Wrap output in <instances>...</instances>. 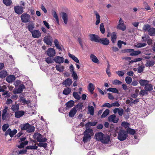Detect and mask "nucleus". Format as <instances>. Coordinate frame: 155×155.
Segmentation results:
<instances>
[{
    "label": "nucleus",
    "mask_w": 155,
    "mask_h": 155,
    "mask_svg": "<svg viewBox=\"0 0 155 155\" xmlns=\"http://www.w3.org/2000/svg\"><path fill=\"white\" fill-rule=\"evenodd\" d=\"M21 129L22 130H26L28 133H31L34 131L35 128L34 126L27 123L23 125L21 127Z\"/></svg>",
    "instance_id": "3"
},
{
    "label": "nucleus",
    "mask_w": 155,
    "mask_h": 155,
    "mask_svg": "<svg viewBox=\"0 0 155 155\" xmlns=\"http://www.w3.org/2000/svg\"><path fill=\"white\" fill-rule=\"evenodd\" d=\"M145 90H141L140 92V94L142 95V96H144L145 95H147L148 93Z\"/></svg>",
    "instance_id": "61"
},
{
    "label": "nucleus",
    "mask_w": 155,
    "mask_h": 155,
    "mask_svg": "<svg viewBox=\"0 0 155 155\" xmlns=\"http://www.w3.org/2000/svg\"><path fill=\"white\" fill-rule=\"evenodd\" d=\"M83 107V105L82 103L78 104L74 108H75L76 109H77V110H81Z\"/></svg>",
    "instance_id": "46"
},
{
    "label": "nucleus",
    "mask_w": 155,
    "mask_h": 155,
    "mask_svg": "<svg viewBox=\"0 0 155 155\" xmlns=\"http://www.w3.org/2000/svg\"><path fill=\"white\" fill-rule=\"evenodd\" d=\"M127 134L128 133L129 134L131 135H134L135 133V131L134 130L131 129L129 127H128L127 129Z\"/></svg>",
    "instance_id": "42"
},
{
    "label": "nucleus",
    "mask_w": 155,
    "mask_h": 155,
    "mask_svg": "<svg viewBox=\"0 0 155 155\" xmlns=\"http://www.w3.org/2000/svg\"><path fill=\"white\" fill-rule=\"evenodd\" d=\"M149 81L146 80L140 79L139 81V83L141 86H146L148 83H149Z\"/></svg>",
    "instance_id": "26"
},
{
    "label": "nucleus",
    "mask_w": 155,
    "mask_h": 155,
    "mask_svg": "<svg viewBox=\"0 0 155 155\" xmlns=\"http://www.w3.org/2000/svg\"><path fill=\"white\" fill-rule=\"evenodd\" d=\"M20 101L21 102L24 104H28L30 103V101L29 100H26L23 97H20Z\"/></svg>",
    "instance_id": "30"
},
{
    "label": "nucleus",
    "mask_w": 155,
    "mask_h": 155,
    "mask_svg": "<svg viewBox=\"0 0 155 155\" xmlns=\"http://www.w3.org/2000/svg\"><path fill=\"white\" fill-rule=\"evenodd\" d=\"M116 74L120 77H122L124 74V73L122 71H118L116 72Z\"/></svg>",
    "instance_id": "64"
},
{
    "label": "nucleus",
    "mask_w": 155,
    "mask_h": 155,
    "mask_svg": "<svg viewBox=\"0 0 155 155\" xmlns=\"http://www.w3.org/2000/svg\"><path fill=\"white\" fill-rule=\"evenodd\" d=\"M25 112L22 111H16L15 112V117L17 118H19L24 114Z\"/></svg>",
    "instance_id": "21"
},
{
    "label": "nucleus",
    "mask_w": 155,
    "mask_h": 155,
    "mask_svg": "<svg viewBox=\"0 0 155 155\" xmlns=\"http://www.w3.org/2000/svg\"><path fill=\"white\" fill-rule=\"evenodd\" d=\"M28 141H25L24 142H21L20 144L18 146V147L19 148H21L24 147V146L28 144Z\"/></svg>",
    "instance_id": "45"
},
{
    "label": "nucleus",
    "mask_w": 155,
    "mask_h": 155,
    "mask_svg": "<svg viewBox=\"0 0 155 155\" xmlns=\"http://www.w3.org/2000/svg\"><path fill=\"white\" fill-rule=\"evenodd\" d=\"M46 54L48 56L53 57L55 55V51L53 48H49L46 51Z\"/></svg>",
    "instance_id": "6"
},
{
    "label": "nucleus",
    "mask_w": 155,
    "mask_h": 155,
    "mask_svg": "<svg viewBox=\"0 0 155 155\" xmlns=\"http://www.w3.org/2000/svg\"><path fill=\"white\" fill-rule=\"evenodd\" d=\"M99 41V42L104 45H107L109 44V41L106 38H100Z\"/></svg>",
    "instance_id": "17"
},
{
    "label": "nucleus",
    "mask_w": 155,
    "mask_h": 155,
    "mask_svg": "<svg viewBox=\"0 0 155 155\" xmlns=\"http://www.w3.org/2000/svg\"><path fill=\"white\" fill-rule=\"evenodd\" d=\"M91 59L93 62L97 63H98L99 60L97 57L93 54H91L90 56Z\"/></svg>",
    "instance_id": "29"
},
{
    "label": "nucleus",
    "mask_w": 155,
    "mask_h": 155,
    "mask_svg": "<svg viewBox=\"0 0 155 155\" xmlns=\"http://www.w3.org/2000/svg\"><path fill=\"white\" fill-rule=\"evenodd\" d=\"M141 53V52L140 51L138 50L135 51L134 50V51H133L132 52H131L130 54V55L131 56H137L140 54Z\"/></svg>",
    "instance_id": "36"
},
{
    "label": "nucleus",
    "mask_w": 155,
    "mask_h": 155,
    "mask_svg": "<svg viewBox=\"0 0 155 155\" xmlns=\"http://www.w3.org/2000/svg\"><path fill=\"white\" fill-rule=\"evenodd\" d=\"M73 95L74 98L79 100L81 99L80 95L78 94V93L77 92H74L73 93Z\"/></svg>",
    "instance_id": "52"
},
{
    "label": "nucleus",
    "mask_w": 155,
    "mask_h": 155,
    "mask_svg": "<svg viewBox=\"0 0 155 155\" xmlns=\"http://www.w3.org/2000/svg\"><path fill=\"white\" fill-rule=\"evenodd\" d=\"M110 111L108 109H106L103 113L101 115V117L103 118L106 117L109 114Z\"/></svg>",
    "instance_id": "37"
},
{
    "label": "nucleus",
    "mask_w": 155,
    "mask_h": 155,
    "mask_svg": "<svg viewBox=\"0 0 155 155\" xmlns=\"http://www.w3.org/2000/svg\"><path fill=\"white\" fill-rule=\"evenodd\" d=\"M100 31L102 34H104L105 32V29L103 23H101L100 25Z\"/></svg>",
    "instance_id": "58"
},
{
    "label": "nucleus",
    "mask_w": 155,
    "mask_h": 155,
    "mask_svg": "<svg viewBox=\"0 0 155 155\" xmlns=\"http://www.w3.org/2000/svg\"><path fill=\"white\" fill-rule=\"evenodd\" d=\"M149 34L150 35L154 36L155 35V28H150L148 30Z\"/></svg>",
    "instance_id": "34"
},
{
    "label": "nucleus",
    "mask_w": 155,
    "mask_h": 155,
    "mask_svg": "<svg viewBox=\"0 0 155 155\" xmlns=\"http://www.w3.org/2000/svg\"><path fill=\"white\" fill-rule=\"evenodd\" d=\"M3 2L7 6H10L12 4V0H3Z\"/></svg>",
    "instance_id": "49"
},
{
    "label": "nucleus",
    "mask_w": 155,
    "mask_h": 155,
    "mask_svg": "<svg viewBox=\"0 0 155 155\" xmlns=\"http://www.w3.org/2000/svg\"><path fill=\"white\" fill-rule=\"evenodd\" d=\"M145 90L147 91H150L153 90V86L152 84L148 83L144 87Z\"/></svg>",
    "instance_id": "31"
},
{
    "label": "nucleus",
    "mask_w": 155,
    "mask_h": 155,
    "mask_svg": "<svg viewBox=\"0 0 155 155\" xmlns=\"http://www.w3.org/2000/svg\"><path fill=\"white\" fill-rule=\"evenodd\" d=\"M107 91L114 93L118 94L119 93L118 90L115 88H109L107 89Z\"/></svg>",
    "instance_id": "39"
},
{
    "label": "nucleus",
    "mask_w": 155,
    "mask_h": 155,
    "mask_svg": "<svg viewBox=\"0 0 155 155\" xmlns=\"http://www.w3.org/2000/svg\"><path fill=\"white\" fill-rule=\"evenodd\" d=\"M15 79V77L13 75H11L6 78V81L8 83H11Z\"/></svg>",
    "instance_id": "23"
},
{
    "label": "nucleus",
    "mask_w": 155,
    "mask_h": 155,
    "mask_svg": "<svg viewBox=\"0 0 155 155\" xmlns=\"http://www.w3.org/2000/svg\"><path fill=\"white\" fill-rule=\"evenodd\" d=\"M68 54L69 57L71 58L75 62L77 63H79V61L78 59L74 55L71 54L69 53Z\"/></svg>",
    "instance_id": "25"
},
{
    "label": "nucleus",
    "mask_w": 155,
    "mask_h": 155,
    "mask_svg": "<svg viewBox=\"0 0 155 155\" xmlns=\"http://www.w3.org/2000/svg\"><path fill=\"white\" fill-rule=\"evenodd\" d=\"M94 13L96 16L97 20L95 22V25H97L99 24L100 21V16L99 14L96 11H94Z\"/></svg>",
    "instance_id": "24"
},
{
    "label": "nucleus",
    "mask_w": 155,
    "mask_h": 155,
    "mask_svg": "<svg viewBox=\"0 0 155 155\" xmlns=\"http://www.w3.org/2000/svg\"><path fill=\"white\" fill-rule=\"evenodd\" d=\"M84 134L83 141L84 143L87 142L91 139V136L93 134V131L91 129H86Z\"/></svg>",
    "instance_id": "2"
},
{
    "label": "nucleus",
    "mask_w": 155,
    "mask_h": 155,
    "mask_svg": "<svg viewBox=\"0 0 155 155\" xmlns=\"http://www.w3.org/2000/svg\"><path fill=\"white\" fill-rule=\"evenodd\" d=\"M90 39L92 41L96 42H99L100 38L97 35L94 34H91L89 35Z\"/></svg>",
    "instance_id": "11"
},
{
    "label": "nucleus",
    "mask_w": 155,
    "mask_h": 155,
    "mask_svg": "<svg viewBox=\"0 0 155 155\" xmlns=\"http://www.w3.org/2000/svg\"><path fill=\"white\" fill-rule=\"evenodd\" d=\"M88 110L89 113L91 115H93L94 114V109L93 106H88Z\"/></svg>",
    "instance_id": "48"
},
{
    "label": "nucleus",
    "mask_w": 155,
    "mask_h": 155,
    "mask_svg": "<svg viewBox=\"0 0 155 155\" xmlns=\"http://www.w3.org/2000/svg\"><path fill=\"white\" fill-rule=\"evenodd\" d=\"M31 33L32 36L35 38H39L41 36L40 32L38 30H34Z\"/></svg>",
    "instance_id": "10"
},
{
    "label": "nucleus",
    "mask_w": 155,
    "mask_h": 155,
    "mask_svg": "<svg viewBox=\"0 0 155 155\" xmlns=\"http://www.w3.org/2000/svg\"><path fill=\"white\" fill-rule=\"evenodd\" d=\"M9 127V125L8 124H4L2 127V130L3 131H5Z\"/></svg>",
    "instance_id": "60"
},
{
    "label": "nucleus",
    "mask_w": 155,
    "mask_h": 155,
    "mask_svg": "<svg viewBox=\"0 0 155 155\" xmlns=\"http://www.w3.org/2000/svg\"><path fill=\"white\" fill-rule=\"evenodd\" d=\"M53 16L55 19L56 20L57 23L58 24H59V20L58 17V16L57 14L56 13V12L55 11H54L53 13Z\"/></svg>",
    "instance_id": "59"
},
{
    "label": "nucleus",
    "mask_w": 155,
    "mask_h": 155,
    "mask_svg": "<svg viewBox=\"0 0 155 155\" xmlns=\"http://www.w3.org/2000/svg\"><path fill=\"white\" fill-rule=\"evenodd\" d=\"M77 113V110L75 108H73L70 111L69 113V116L70 117H72L74 116Z\"/></svg>",
    "instance_id": "22"
},
{
    "label": "nucleus",
    "mask_w": 155,
    "mask_h": 155,
    "mask_svg": "<svg viewBox=\"0 0 155 155\" xmlns=\"http://www.w3.org/2000/svg\"><path fill=\"white\" fill-rule=\"evenodd\" d=\"M74 104V102L71 100L66 104V107H71L73 106Z\"/></svg>",
    "instance_id": "47"
},
{
    "label": "nucleus",
    "mask_w": 155,
    "mask_h": 155,
    "mask_svg": "<svg viewBox=\"0 0 155 155\" xmlns=\"http://www.w3.org/2000/svg\"><path fill=\"white\" fill-rule=\"evenodd\" d=\"M61 17L63 20L64 23L65 24L67 23L68 20V15L65 12L61 13Z\"/></svg>",
    "instance_id": "20"
},
{
    "label": "nucleus",
    "mask_w": 155,
    "mask_h": 155,
    "mask_svg": "<svg viewBox=\"0 0 155 155\" xmlns=\"http://www.w3.org/2000/svg\"><path fill=\"white\" fill-rule=\"evenodd\" d=\"M17 130L16 129H14L12 131L10 129V136L11 137H12L17 133Z\"/></svg>",
    "instance_id": "54"
},
{
    "label": "nucleus",
    "mask_w": 155,
    "mask_h": 155,
    "mask_svg": "<svg viewBox=\"0 0 155 155\" xmlns=\"http://www.w3.org/2000/svg\"><path fill=\"white\" fill-rule=\"evenodd\" d=\"M19 106L18 104H13L11 107V110L15 112L19 109Z\"/></svg>",
    "instance_id": "27"
},
{
    "label": "nucleus",
    "mask_w": 155,
    "mask_h": 155,
    "mask_svg": "<svg viewBox=\"0 0 155 155\" xmlns=\"http://www.w3.org/2000/svg\"><path fill=\"white\" fill-rule=\"evenodd\" d=\"M51 57L49 56L45 59L46 62L48 64L53 63L54 62V58Z\"/></svg>",
    "instance_id": "32"
},
{
    "label": "nucleus",
    "mask_w": 155,
    "mask_h": 155,
    "mask_svg": "<svg viewBox=\"0 0 155 155\" xmlns=\"http://www.w3.org/2000/svg\"><path fill=\"white\" fill-rule=\"evenodd\" d=\"M110 140V137L109 136L104 135L101 142L104 143H107Z\"/></svg>",
    "instance_id": "15"
},
{
    "label": "nucleus",
    "mask_w": 155,
    "mask_h": 155,
    "mask_svg": "<svg viewBox=\"0 0 155 155\" xmlns=\"http://www.w3.org/2000/svg\"><path fill=\"white\" fill-rule=\"evenodd\" d=\"M102 107H107L109 108H110L112 107V104H110L108 103H105L102 106Z\"/></svg>",
    "instance_id": "62"
},
{
    "label": "nucleus",
    "mask_w": 155,
    "mask_h": 155,
    "mask_svg": "<svg viewBox=\"0 0 155 155\" xmlns=\"http://www.w3.org/2000/svg\"><path fill=\"white\" fill-rule=\"evenodd\" d=\"M132 78L128 76L126 77L125 79L126 82L127 84H130L132 82Z\"/></svg>",
    "instance_id": "53"
},
{
    "label": "nucleus",
    "mask_w": 155,
    "mask_h": 155,
    "mask_svg": "<svg viewBox=\"0 0 155 155\" xmlns=\"http://www.w3.org/2000/svg\"><path fill=\"white\" fill-rule=\"evenodd\" d=\"M34 28V25L33 24H31L27 26V28L28 31L31 33L33 31V29Z\"/></svg>",
    "instance_id": "43"
},
{
    "label": "nucleus",
    "mask_w": 155,
    "mask_h": 155,
    "mask_svg": "<svg viewBox=\"0 0 155 155\" xmlns=\"http://www.w3.org/2000/svg\"><path fill=\"white\" fill-rule=\"evenodd\" d=\"M94 85L93 84L90 83L89 84L88 89L90 92L92 93L93 94V91L94 90Z\"/></svg>",
    "instance_id": "50"
},
{
    "label": "nucleus",
    "mask_w": 155,
    "mask_h": 155,
    "mask_svg": "<svg viewBox=\"0 0 155 155\" xmlns=\"http://www.w3.org/2000/svg\"><path fill=\"white\" fill-rule=\"evenodd\" d=\"M21 18L22 21L24 23L29 21L30 19V15L26 13L22 14Z\"/></svg>",
    "instance_id": "5"
},
{
    "label": "nucleus",
    "mask_w": 155,
    "mask_h": 155,
    "mask_svg": "<svg viewBox=\"0 0 155 155\" xmlns=\"http://www.w3.org/2000/svg\"><path fill=\"white\" fill-rule=\"evenodd\" d=\"M7 75V72L3 70L0 72V77L2 78H5Z\"/></svg>",
    "instance_id": "41"
},
{
    "label": "nucleus",
    "mask_w": 155,
    "mask_h": 155,
    "mask_svg": "<svg viewBox=\"0 0 155 155\" xmlns=\"http://www.w3.org/2000/svg\"><path fill=\"white\" fill-rule=\"evenodd\" d=\"M39 140H38V142H45L46 141L47 139L45 137H44L42 135H41V137L39 138Z\"/></svg>",
    "instance_id": "56"
},
{
    "label": "nucleus",
    "mask_w": 155,
    "mask_h": 155,
    "mask_svg": "<svg viewBox=\"0 0 155 155\" xmlns=\"http://www.w3.org/2000/svg\"><path fill=\"white\" fill-rule=\"evenodd\" d=\"M118 130V127H116L115 130V132L118 133L117 138L121 141L125 140L128 137V134L126 131L123 130H119L118 132L117 131Z\"/></svg>",
    "instance_id": "1"
},
{
    "label": "nucleus",
    "mask_w": 155,
    "mask_h": 155,
    "mask_svg": "<svg viewBox=\"0 0 155 155\" xmlns=\"http://www.w3.org/2000/svg\"><path fill=\"white\" fill-rule=\"evenodd\" d=\"M155 63V62L153 61H147L145 64L146 67L152 66Z\"/></svg>",
    "instance_id": "35"
},
{
    "label": "nucleus",
    "mask_w": 155,
    "mask_h": 155,
    "mask_svg": "<svg viewBox=\"0 0 155 155\" xmlns=\"http://www.w3.org/2000/svg\"><path fill=\"white\" fill-rule=\"evenodd\" d=\"M97 124V122L94 121L93 122H89L86 123L85 125V127L86 129H91L89 127L91 126H95Z\"/></svg>",
    "instance_id": "19"
},
{
    "label": "nucleus",
    "mask_w": 155,
    "mask_h": 155,
    "mask_svg": "<svg viewBox=\"0 0 155 155\" xmlns=\"http://www.w3.org/2000/svg\"><path fill=\"white\" fill-rule=\"evenodd\" d=\"M71 92V89L70 88L67 87L64 89L63 94L65 95H68Z\"/></svg>",
    "instance_id": "33"
},
{
    "label": "nucleus",
    "mask_w": 155,
    "mask_h": 155,
    "mask_svg": "<svg viewBox=\"0 0 155 155\" xmlns=\"http://www.w3.org/2000/svg\"><path fill=\"white\" fill-rule=\"evenodd\" d=\"M149 38V36L147 35H145L142 37L143 41L146 42Z\"/></svg>",
    "instance_id": "63"
},
{
    "label": "nucleus",
    "mask_w": 155,
    "mask_h": 155,
    "mask_svg": "<svg viewBox=\"0 0 155 155\" xmlns=\"http://www.w3.org/2000/svg\"><path fill=\"white\" fill-rule=\"evenodd\" d=\"M56 68L57 70L59 72H63L64 70V68L63 66L57 65L56 66Z\"/></svg>",
    "instance_id": "40"
},
{
    "label": "nucleus",
    "mask_w": 155,
    "mask_h": 155,
    "mask_svg": "<svg viewBox=\"0 0 155 155\" xmlns=\"http://www.w3.org/2000/svg\"><path fill=\"white\" fill-rule=\"evenodd\" d=\"M104 134L101 132H99L96 133L95 135V137L97 140H100L101 141L103 138Z\"/></svg>",
    "instance_id": "18"
},
{
    "label": "nucleus",
    "mask_w": 155,
    "mask_h": 155,
    "mask_svg": "<svg viewBox=\"0 0 155 155\" xmlns=\"http://www.w3.org/2000/svg\"><path fill=\"white\" fill-rule=\"evenodd\" d=\"M72 80L68 78L66 79L62 83L63 85H64L66 87L67 86H70L72 84Z\"/></svg>",
    "instance_id": "16"
},
{
    "label": "nucleus",
    "mask_w": 155,
    "mask_h": 155,
    "mask_svg": "<svg viewBox=\"0 0 155 155\" xmlns=\"http://www.w3.org/2000/svg\"><path fill=\"white\" fill-rule=\"evenodd\" d=\"M119 118L117 117L115 114L110 115L108 118V120L109 122H113L114 123H117L119 120Z\"/></svg>",
    "instance_id": "7"
},
{
    "label": "nucleus",
    "mask_w": 155,
    "mask_h": 155,
    "mask_svg": "<svg viewBox=\"0 0 155 155\" xmlns=\"http://www.w3.org/2000/svg\"><path fill=\"white\" fill-rule=\"evenodd\" d=\"M117 28L123 31H124L126 29V26L124 24V21L121 18L119 20V24L117 26Z\"/></svg>",
    "instance_id": "4"
},
{
    "label": "nucleus",
    "mask_w": 155,
    "mask_h": 155,
    "mask_svg": "<svg viewBox=\"0 0 155 155\" xmlns=\"http://www.w3.org/2000/svg\"><path fill=\"white\" fill-rule=\"evenodd\" d=\"M41 134L39 133H35L33 135L34 138L37 140V141L38 142V140L39 139V138L41 137Z\"/></svg>",
    "instance_id": "44"
},
{
    "label": "nucleus",
    "mask_w": 155,
    "mask_h": 155,
    "mask_svg": "<svg viewBox=\"0 0 155 155\" xmlns=\"http://www.w3.org/2000/svg\"><path fill=\"white\" fill-rule=\"evenodd\" d=\"M14 9L15 12L18 15H20L23 12V8L20 5L15 6Z\"/></svg>",
    "instance_id": "8"
},
{
    "label": "nucleus",
    "mask_w": 155,
    "mask_h": 155,
    "mask_svg": "<svg viewBox=\"0 0 155 155\" xmlns=\"http://www.w3.org/2000/svg\"><path fill=\"white\" fill-rule=\"evenodd\" d=\"M25 88V87L24 85L21 84L20 85L18 88L15 91H14V94H19L21 93L24 89Z\"/></svg>",
    "instance_id": "13"
},
{
    "label": "nucleus",
    "mask_w": 155,
    "mask_h": 155,
    "mask_svg": "<svg viewBox=\"0 0 155 155\" xmlns=\"http://www.w3.org/2000/svg\"><path fill=\"white\" fill-rule=\"evenodd\" d=\"M8 109V107H5V108L3 110L2 117L3 120H6L8 117V114L7 113Z\"/></svg>",
    "instance_id": "14"
},
{
    "label": "nucleus",
    "mask_w": 155,
    "mask_h": 155,
    "mask_svg": "<svg viewBox=\"0 0 155 155\" xmlns=\"http://www.w3.org/2000/svg\"><path fill=\"white\" fill-rule=\"evenodd\" d=\"M51 37L50 36H46L44 37V41L45 43L48 45H52Z\"/></svg>",
    "instance_id": "12"
},
{
    "label": "nucleus",
    "mask_w": 155,
    "mask_h": 155,
    "mask_svg": "<svg viewBox=\"0 0 155 155\" xmlns=\"http://www.w3.org/2000/svg\"><path fill=\"white\" fill-rule=\"evenodd\" d=\"M38 147L35 145L34 146H29L26 147L27 149H31V150H37Z\"/></svg>",
    "instance_id": "55"
},
{
    "label": "nucleus",
    "mask_w": 155,
    "mask_h": 155,
    "mask_svg": "<svg viewBox=\"0 0 155 155\" xmlns=\"http://www.w3.org/2000/svg\"><path fill=\"white\" fill-rule=\"evenodd\" d=\"M129 124L125 121L123 122L121 124V126L122 127H124L125 128H127L129 127Z\"/></svg>",
    "instance_id": "57"
},
{
    "label": "nucleus",
    "mask_w": 155,
    "mask_h": 155,
    "mask_svg": "<svg viewBox=\"0 0 155 155\" xmlns=\"http://www.w3.org/2000/svg\"><path fill=\"white\" fill-rule=\"evenodd\" d=\"M37 145L40 147H43L45 148L47 147V143L44 142H39V143H37Z\"/></svg>",
    "instance_id": "51"
},
{
    "label": "nucleus",
    "mask_w": 155,
    "mask_h": 155,
    "mask_svg": "<svg viewBox=\"0 0 155 155\" xmlns=\"http://www.w3.org/2000/svg\"><path fill=\"white\" fill-rule=\"evenodd\" d=\"M64 58L62 57L59 56H56L54 58V61L56 63L61 64L64 62Z\"/></svg>",
    "instance_id": "9"
},
{
    "label": "nucleus",
    "mask_w": 155,
    "mask_h": 155,
    "mask_svg": "<svg viewBox=\"0 0 155 155\" xmlns=\"http://www.w3.org/2000/svg\"><path fill=\"white\" fill-rule=\"evenodd\" d=\"M146 45L147 44L146 43H140L134 45V46L137 48H140L145 47Z\"/></svg>",
    "instance_id": "38"
},
{
    "label": "nucleus",
    "mask_w": 155,
    "mask_h": 155,
    "mask_svg": "<svg viewBox=\"0 0 155 155\" xmlns=\"http://www.w3.org/2000/svg\"><path fill=\"white\" fill-rule=\"evenodd\" d=\"M111 40L113 43H115L117 38L116 33L115 32H113L110 35Z\"/></svg>",
    "instance_id": "28"
}]
</instances>
